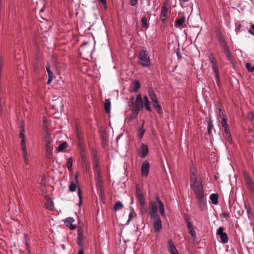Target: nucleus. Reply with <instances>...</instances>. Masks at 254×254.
I'll list each match as a JSON object with an SVG mask.
<instances>
[{
    "mask_svg": "<svg viewBox=\"0 0 254 254\" xmlns=\"http://www.w3.org/2000/svg\"><path fill=\"white\" fill-rule=\"evenodd\" d=\"M138 64L143 67H149L151 65L150 57L147 51L144 49L140 50L137 56Z\"/></svg>",
    "mask_w": 254,
    "mask_h": 254,
    "instance_id": "f257e3e1",
    "label": "nucleus"
},
{
    "mask_svg": "<svg viewBox=\"0 0 254 254\" xmlns=\"http://www.w3.org/2000/svg\"><path fill=\"white\" fill-rule=\"evenodd\" d=\"M136 193L137 200L140 205V211L142 214L144 215L147 212V209L145 206V199L144 196L138 188H136Z\"/></svg>",
    "mask_w": 254,
    "mask_h": 254,
    "instance_id": "f03ea898",
    "label": "nucleus"
},
{
    "mask_svg": "<svg viewBox=\"0 0 254 254\" xmlns=\"http://www.w3.org/2000/svg\"><path fill=\"white\" fill-rule=\"evenodd\" d=\"M202 183L198 182L196 175V171L193 165L190 167V187Z\"/></svg>",
    "mask_w": 254,
    "mask_h": 254,
    "instance_id": "7ed1b4c3",
    "label": "nucleus"
},
{
    "mask_svg": "<svg viewBox=\"0 0 254 254\" xmlns=\"http://www.w3.org/2000/svg\"><path fill=\"white\" fill-rule=\"evenodd\" d=\"M157 205L156 202L150 201L149 203V215L151 218L159 217L157 212Z\"/></svg>",
    "mask_w": 254,
    "mask_h": 254,
    "instance_id": "20e7f679",
    "label": "nucleus"
},
{
    "mask_svg": "<svg viewBox=\"0 0 254 254\" xmlns=\"http://www.w3.org/2000/svg\"><path fill=\"white\" fill-rule=\"evenodd\" d=\"M191 189L194 192L196 198L204 197V189L202 183H200L192 187Z\"/></svg>",
    "mask_w": 254,
    "mask_h": 254,
    "instance_id": "39448f33",
    "label": "nucleus"
},
{
    "mask_svg": "<svg viewBox=\"0 0 254 254\" xmlns=\"http://www.w3.org/2000/svg\"><path fill=\"white\" fill-rule=\"evenodd\" d=\"M153 221V232L154 233H159L162 229V221L160 217L152 218Z\"/></svg>",
    "mask_w": 254,
    "mask_h": 254,
    "instance_id": "423d86ee",
    "label": "nucleus"
},
{
    "mask_svg": "<svg viewBox=\"0 0 254 254\" xmlns=\"http://www.w3.org/2000/svg\"><path fill=\"white\" fill-rule=\"evenodd\" d=\"M129 106L131 108L140 110L141 108H143V104L142 101V97L140 94H138L136 97L135 102H132Z\"/></svg>",
    "mask_w": 254,
    "mask_h": 254,
    "instance_id": "0eeeda50",
    "label": "nucleus"
},
{
    "mask_svg": "<svg viewBox=\"0 0 254 254\" xmlns=\"http://www.w3.org/2000/svg\"><path fill=\"white\" fill-rule=\"evenodd\" d=\"M150 166L148 161H144L141 165V175L142 177H146L148 175Z\"/></svg>",
    "mask_w": 254,
    "mask_h": 254,
    "instance_id": "6e6552de",
    "label": "nucleus"
},
{
    "mask_svg": "<svg viewBox=\"0 0 254 254\" xmlns=\"http://www.w3.org/2000/svg\"><path fill=\"white\" fill-rule=\"evenodd\" d=\"M224 228L222 227H220L217 230L216 234L217 235L220 236L221 242L224 244H226L228 241V238L227 234L223 232Z\"/></svg>",
    "mask_w": 254,
    "mask_h": 254,
    "instance_id": "1a4fd4ad",
    "label": "nucleus"
},
{
    "mask_svg": "<svg viewBox=\"0 0 254 254\" xmlns=\"http://www.w3.org/2000/svg\"><path fill=\"white\" fill-rule=\"evenodd\" d=\"M148 153V147L146 144H141L138 150V154L140 158H144Z\"/></svg>",
    "mask_w": 254,
    "mask_h": 254,
    "instance_id": "9d476101",
    "label": "nucleus"
},
{
    "mask_svg": "<svg viewBox=\"0 0 254 254\" xmlns=\"http://www.w3.org/2000/svg\"><path fill=\"white\" fill-rule=\"evenodd\" d=\"M46 68L49 76L47 84H50L51 83V81L53 80V79L55 78V76L53 72L50 69V65L49 64H46Z\"/></svg>",
    "mask_w": 254,
    "mask_h": 254,
    "instance_id": "9b49d317",
    "label": "nucleus"
},
{
    "mask_svg": "<svg viewBox=\"0 0 254 254\" xmlns=\"http://www.w3.org/2000/svg\"><path fill=\"white\" fill-rule=\"evenodd\" d=\"M168 12L167 7L164 5L161 8V12L160 14V18L162 20V22L164 23L167 19V15Z\"/></svg>",
    "mask_w": 254,
    "mask_h": 254,
    "instance_id": "f8f14e48",
    "label": "nucleus"
},
{
    "mask_svg": "<svg viewBox=\"0 0 254 254\" xmlns=\"http://www.w3.org/2000/svg\"><path fill=\"white\" fill-rule=\"evenodd\" d=\"M156 200L158 204L159 212L161 215L163 217L165 216V212L164 209V206L162 202L161 201L158 196L156 197Z\"/></svg>",
    "mask_w": 254,
    "mask_h": 254,
    "instance_id": "ddd939ff",
    "label": "nucleus"
},
{
    "mask_svg": "<svg viewBox=\"0 0 254 254\" xmlns=\"http://www.w3.org/2000/svg\"><path fill=\"white\" fill-rule=\"evenodd\" d=\"M75 182H71L70 185L69 186V190L71 192L75 191V190L77 189V187L78 186L77 175L75 176Z\"/></svg>",
    "mask_w": 254,
    "mask_h": 254,
    "instance_id": "4468645a",
    "label": "nucleus"
},
{
    "mask_svg": "<svg viewBox=\"0 0 254 254\" xmlns=\"http://www.w3.org/2000/svg\"><path fill=\"white\" fill-rule=\"evenodd\" d=\"M168 250L170 254L177 252L178 250L173 243L172 241L169 239L168 241Z\"/></svg>",
    "mask_w": 254,
    "mask_h": 254,
    "instance_id": "2eb2a0df",
    "label": "nucleus"
},
{
    "mask_svg": "<svg viewBox=\"0 0 254 254\" xmlns=\"http://www.w3.org/2000/svg\"><path fill=\"white\" fill-rule=\"evenodd\" d=\"M198 206L201 210H204L206 206V200L204 197L196 198Z\"/></svg>",
    "mask_w": 254,
    "mask_h": 254,
    "instance_id": "dca6fc26",
    "label": "nucleus"
},
{
    "mask_svg": "<svg viewBox=\"0 0 254 254\" xmlns=\"http://www.w3.org/2000/svg\"><path fill=\"white\" fill-rule=\"evenodd\" d=\"M190 0H181L180 4L183 8L187 7V10H188V8L192 9V3Z\"/></svg>",
    "mask_w": 254,
    "mask_h": 254,
    "instance_id": "f3484780",
    "label": "nucleus"
},
{
    "mask_svg": "<svg viewBox=\"0 0 254 254\" xmlns=\"http://www.w3.org/2000/svg\"><path fill=\"white\" fill-rule=\"evenodd\" d=\"M186 19L184 15H182L177 18L175 21L174 25L176 27H180L183 25Z\"/></svg>",
    "mask_w": 254,
    "mask_h": 254,
    "instance_id": "a211bd4d",
    "label": "nucleus"
},
{
    "mask_svg": "<svg viewBox=\"0 0 254 254\" xmlns=\"http://www.w3.org/2000/svg\"><path fill=\"white\" fill-rule=\"evenodd\" d=\"M221 48L223 50V52H224L225 55L226 56V57H227V59L229 61L231 62L232 61L233 59H232V57L230 53V50H229L228 45H226L225 47H223Z\"/></svg>",
    "mask_w": 254,
    "mask_h": 254,
    "instance_id": "6ab92c4d",
    "label": "nucleus"
},
{
    "mask_svg": "<svg viewBox=\"0 0 254 254\" xmlns=\"http://www.w3.org/2000/svg\"><path fill=\"white\" fill-rule=\"evenodd\" d=\"M74 221V219L71 217H68L65 220V222L66 223L67 226H68L71 230L75 229L76 228V225L72 224V223Z\"/></svg>",
    "mask_w": 254,
    "mask_h": 254,
    "instance_id": "aec40b11",
    "label": "nucleus"
},
{
    "mask_svg": "<svg viewBox=\"0 0 254 254\" xmlns=\"http://www.w3.org/2000/svg\"><path fill=\"white\" fill-rule=\"evenodd\" d=\"M246 184L249 189L252 192H254V184L252 179L247 176L246 177Z\"/></svg>",
    "mask_w": 254,
    "mask_h": 254,
    "instance_id": "412c9836",
    "label": "nucleus"
},
{
    "mask_svg": "<svg viewBox=\"0 0 254 254\" xmlns=\"http://www.w3.org/2000/svg\"><path fill=\"white\" fill-rule=\"evenodd\" d=\"M46 154L49 156H52V154H53L52 143H51L49 141L48 142V143L46 144Z\"/></svg>",
    "mask_w": 254,
    "mask_h": 254,
    "instance_id": "4be33fe9",
    "label": "nucleus"
},
{
    "mask_svg": "<svg viewBox=\"0 0 254 254\" xmlns=\"http://www.w3.org/2000/svg\"><path fill=\"white\" fill-rule=\"evenodd\" d=\"M212 70L215 73L216 79L217 83V84L219 85L220 84V80H219V71L217 65H212Z\"/></svg>",
    "mask_w": 254,
    "mask_h": 254,
    "instance_id": "5701e85b",
    "label": "nucleus"
},
{
    "mask_svg": "<svg viewBox=\"0 0 254 254\" xmlns=\"http://www.w3.org/2000/svg\"><path fill=\"white\" fill-rule=\"evenodd\" d=\"M104 108L107 113H109L110 112L111 102L109 99L105 100L104 103Z\"/></svg>",
    "mask_w": 254,
    "mask_h": 254,
    "instance_id": "b1692460",
    "label": "nucleus"
},
{
    "mask_svg": "<svg viewBox=\"0 0 254 254\" xmlns=\"http://www.w3.org/2000/svg\"><path fill=\"white\" fill-rule=\"evenodd\" d=\"M218 40L220 43L221 48L227 45V43L225 41L224 37L221 34L218 35Z\"/></svg>",
    "mask_w": 254,
    "mask_h": 254,
    "instance_id": "393cba45",
    "label": "nucleus"
},
{
    "mask_svg": "<svg viewBox=\"0 0 254 254\" xmlns=\"http://www.w3.org/2000/svg\"><path fill=\"white\" fill-rule=\"evenodd\" d=\"M143 124L142 126L138 129L137 131V136L139 137L140 139H142L143 135L145 132V129L143 128Z\"/></svg>",
    "mask_w": 254,
    "mask_h": 254,
    "instance_id": "a878e982",
    "label": "nucleus"
},
{
    "mask_svg": "<svg viewBox=\"0 0 254 254\" xmlns=\"http://www.w3.org/2000/svg\"><path fill=\"white\" fill-rule=\"evenodd\" d=\"M23 157L24 158V162L26 165L28 164V155L26 148L22 149Z\"/></svg>",
    "mask_w": 254,
    "mask_h": 254,
    "instance_id": "bb28decb",
    "label": "nucleus"
},
{
    "mask_svg": "<svg viewBox=\"0 0 254 254\" xmlns=\"http://www.w3.org/2000/svg\"><path fill=\"white\" fill-rule=\"evenodd\" d=\"M139 110L131 108V114L129 117L130 120L137 117L138 115Z\"/></svg>",
    "mask_w": 254,
    "mask_h": 254,
    "instance_id": "cd10ccee",
    "label": "nucleus"
},
{
    "mask_svg": "<svg viewBox=\"0 0 254 254\" xmlns=\"http://www.w3.org/2000/svg\"><path fill=\"white\" fill-rule=\"evenodd\" d=\"M209 198L211 200L212 203L213 204H217L218 203V195L217 194H211Z\"/></svg>",
    "mask_w": 254,
    "mask_h": 254,
    "instance_id": "c85d7f7f",
    "label": "nucleus"
},
{
    "mask_svg": "<svg viewBox=\"0 0 254 254\" xmlns=\"http://www.w3.org/2000/svg\"><path fill=\"white\" fill-rule=\"evenodd\" d=\"M68 146V144L66 142H63L57 148L58 151H63L66 149Z\"/></svg>",
    "mask_w": 254,
    "mask_h": 254,
    "instance_id": "c756f323",
    "label": "nucleus"
},
{
    "mask_svg": "<svg viewBox=\"0 0 254 254\" xmlns=\"http://www.w3.org/2000/svg\"><path fill=\"white\" fill-rule=\"evenodd\" d=\"M123 207V205L122 203V202L120 201H118L115 203V204L114 206V210L115 211H117L119 210H120Z\"/></svg>",
    "mask_w": 254,
    "mask_h": 254,
    "instance_id": "7c9ffc66",
    "label": "nucleus"
},
{
    "mask_svg": "<svg viewBox=\"0 0 254 254\" xmlns=\"http://www.w3.org/2000/svg\"><path fill=\"white\" fill-rule=\"evenodd\" d=\"M148 92H149V95L150 98L151 100L152 101V102L157 100L156 96L153 90H149L148 91Z\"/></svg>",
    "mask_w": 254,
    "mask_h": 254,
    "instance_id": "2f4dec72",
    "label": "nucleus"
},
{
    "mask_svg": "<svg viewBox=\"0 0 254 254\" xmlns=\"http://www.w3.org/2000/svg\"><path fill=\"white\" fill-rule=\"evenodd\" d=\"M218 110H219V116L221 119H225V115L224 113V111L222 110L221 105H218Z\"/></svg>",
    "mask_w": 254,
    "mask_h": 254,
    "instance_id": "473e14b6",
    "label": "nucleus"
},
{
    "mask_svg": "<svg viewBox=\"0 0 254 254\" xmlns=\"http://www.w3.org/2000/svg\"><path fill=\"white\" fill-rule=\"evenodd\" d=\"M141 23L142 26L144 28H147L148 27V24L147 22V18L146 17L143 16L141 19Z\"/></svg>",
    "mask_w": 254,
    "mask_h": 254,
    "instance_id": "72a5a7b5",
    "label": "nucleus"
},
{
    "mask_svg": "<svg viewBox=\"0 0 254 254\" xmlns=\"http://www.w3.org/2000/svg\"><path fill=\"white\" fill-rule=\"evenodd\" d=\"M140 87V84L139 81L135 80L133 83V91L135 92H137Z\"/></svg>",
    "mask_w": 254,
    "mask_h": 254,
    "instance_id": "f704fd0d",
    "label": "nucleus"
},
{
    "mask_svg": "<svg viewBox=\"0 0 254 254\" xmlns=\"http://www.w3.org/2000/svg\"><path fill=\"white\" fill-rule=\"evenodd\" d=\"M209 58L211 62V63L212 64V66L216 65V61L214 55L212 54H210Z\"/></svg>",
    "mask_w": 254,
    "mask_h": 254,
    "instance_id": "c9c22d12",
    "label": "nucleus"
},
{
    "mask_svg": "<svg viewBox=\"0 0 254 254\" xmlns=\"http://www.w3.org/2000/svg\"><path fill=\"white\" fill-rule=\"evenodd\" d=\"M93 170L95 172V175H96L97 174L98 176L100 177V169L97 164H96L94 165Z\"/></svg>",
    "mask_w": 254,
    "mask_h": 254,
    "instance_id": "e433bc0d",
    "label": "nucleus"
},
{
    "mask_svg": "<svg viewBox=\"0 0 254 254\" xmlns=\"http://www.w3.org/2000/svg\"><path fill=\"white\" fill-rule=\"evenodd\" d=\"M246 67L249 72L254 71V66H252L249 63H247L246 64Z\"/></svg>",
    "mask_w": 254,
    "mask_h": 254,
    "instance_id": "4c0bfd02",
    "label": "nucleus"
},
{
    "mask_svg": "<svg viewBox=\"0 0 254 254\" xmlns=\"http://www.w3.org/2000/svg\"><path fill=\"white\" fill-rule=\"evenodd\" d=\"M72 166V159L69 158L67 160V167L69 171L71 170Z\"/></svg>",
    "mask_w": 254,
    "mask_h": 254,
    "instance_id": "58836bf2",
    "label": "nucleus"
},
{
    "mask_svg": "<svg viewBox=\"0 0 254 254\" xmlns=\"http://www.w3.org/2000/svg\"><path fill=\"white\" fill-rule=\"evenodd\" d=\"M77 244L80 249H83V240L81 237H79L78 238Z\"/></svg>",
    "mask_w": 254,
    "mask_h": 254,
    "instance_id": "ea45409f",
    "label": "nucleus"
},
{
    "mask_svg": "<svg viewBox=\"0 0 254 254\" xmlns=\"http://www.w3.org/2000/svg\"><path fill=\"white\" fill-rule=\"evenodd\" d=\"M212 127H213L212 122L210 120L208 123V126H207V130H208V134L211 133V129Z\"/></svg>",
    "mask_w": 254,
    "mask_h": 254,
    "instance_id": "a19ab883",
    "label": "nucleus"
},
{
    "mask_svg": "<svg viewBox=\"0 0 254 254\" xmlns=\"http://www.w3.org/2000/svg\"><path fill=\"white\" fill-rule=\"evenodd\" d=\"M144 106L145 108L146 109V110L147 111H148L149 112H151L152 111L151 108L150 107V102L149 101H148L147 102H144Z\"/></svg>",
    "mask_w": 254,
    "mask_h": 254,
    "instance_id": "79ce46f5",
    "label": "nucleus"
},
{
    "mask_svg": "<svg viewBox=\"0 0 254 254\" xmlns=\"http://www.w3.org/2000/svg\"><path fill=\"white\" fill-rule=\"evenodd\" d=\"M248 118L250 121H254V112H250L248 113Z\"/></svg>",
    "mask_w": 254,
    "mask_h": 254,
    "instance_id": "37998d69",
    "label": "nucleus"
},
{
    "mask_svg": "<svg viewBox=\"0 0 254 254\" xmlns=\"http://www.w3.org/2000/svg\"><path fill=\"white\" fill-rule=\"evenodd\" d=\"M78 197L79 198V202L78 203V205L79 206H80L82 204V202L81 192V191L79 188L78 189Z\"/></svg>",
    "mask_w": 254,
    "mask_h": 254,
    "instance_id": "c03bdc74",
    "label": "nucleus"
},
{
    "mask_svg": "<svg viewBox=\"0 0 254 254\" xmlns=\"http://www.w3.org/2000/svg\"><path fill=\"white\" fill-rule=\"evenodd\" d=\"M189 230V233L190 234V235H191V236L193 238V239H195L196 237V233L194 230V228L192 229H190V230Z\"/></svg>",
    "mask_w": 254,
    "mask_h": 254,
    "instance_id": "a18cd8bd",
    "label": "nucleus"
},
{
    "mask_svg": "<svg viewBox=\"0 0 254 254\" xmlns=\"http://www.w3.org/2000/svg\"><path fill=\"white\" fill-rule=\"evenodd\" d=\"M45 139H46V144L48 143V142L49 141L51 143H53V141L51 139L50 137V135L48 133H47L45 135Z\"/></svg>",
    "mask_w": 254,
    "mask_h": 254,
    "instance_id": "49530a36",
    "label": "nucleus"
},
{
    "mask_svg": "<svg viewBox=\"0 0 254 254\" xmlns=\"http://www.w3.org/2000/svg\"><path fill=\"white\" fill-rule=\"evenodd\" d=\"M221 124L223 127H228L226 118L221 119Z\"/></svg>",
    "mask_w": 254,
    "mask_h": 254,
    "instance_id": "de8ad7c7",
    "label": "nucleus"
},
{
    "mask_svg": "<svg viewBox=\"0 0 254 254\" xmlns=\"http://www.w3.org/2000/svg\"><path fill=\"white\" fill-rule=\"evenodd\" d=\"M24 133V128L22 127L20 129V132H19V137L21 138L22 139H25Z\"/></svg>",
    "mask_w": 254,
    "mask_h": 254,
    "instance_id": "09e8293b",
    "label": "nucleus"
},
{
    "mask_svg": "<svg viewBox=\"0 0 254 254\" xmlns=\"http://www.w3.org/2000/svg\"><path fill=\"white\" fill-rule=\"evenodd\" d=\"M226 138L227 140L228 141V142L229 143L231 144L232 142V139L231 133L229 134V135L228 134L226 135Z\"/></svg>",
    "mask_w": 254,
    "mask_h": 254,
    "instance_id": "8fccbe9b",
    "label": "nucleus"
},
{
    "mask_svg": "<svg viewBox=\"0 0 254 254\" xmlns=\"http://www.w3.org/2000/svg\"><path fill=\"white\" fill-rule=\"evenodd\" d=\"M20 144H21L22 149L26 148V142H25V139H21V142H20Z\"/></svg>",
    "mask_w": 254,
    "mask_h": 254,
    "instance_id": "3c124183",
    "label": "nucleus"
},
{
    "mask_svg": "<svg viewBox=\"0 0 254 254\" xmlns=\"http://www.w3.org/2000/svg\"><path fill=\"white\" fill-rule=\"evenodd\" d=\"M249 32L252 35H254V24H252L251 26V28L249 29Z\"/></svg>",
    "mask_w": 254,
    "mask_h": 254,
    "instance_id": "603ef678",
    "label": "nucleus"
},
{
    "mask_svg": "<svg viewBox=\"0 0 254 254\" xmlns=\"http://www.w3.org/2000/svg\"><path fill=\"white\" fill-rule=\"evenodd\" d=\"M98 1L101 3L106 8H107V5L106 0H98Z\"/></svg>",
    "mask_w": 254,
    "mask_h": 254,
    "instance_id": "864d4df0",
    "label": "nucleus"
},
{
    "mask_svg": "<svg viewBox=\"0 0 254 254\" xmlns=\"http://www.w3.org/2000/svg\"><path fill=\"white\" fill-rule=\"evenodd\" d=\"M138 2V0H130V3L131 6H135Z\"/></svg>",
    "mask_w": 254,
    "mask_h": 254,
    "instance_id": "5fc2aeb1",
    "label": "nucleus"
},
{
    "mask_svg": "<svg viewBox=\"0 0 254 254\" xmlns=\"http://www.w3.org/2000/svg\"><path fill=\"white\" fill-rule=\"evenodd\" d=\"M184 219H185V221H186L187 223L190 222V217L187 214H185V215H184Z\"/></svg>",
    "mask_w": 254,
    "mask_h": 254,
    "instance_id": "6e6d98bb",
    "label": "nucleus"
},
{
    "mask_svg": "<svg viewBox=\"0 0 254 254\" xmlns=\"http://www.w3.org/2000/svg\"><path fill=\"white\" fill-rule=\"evenodd\" d=\"M95 177H96V180L98 182V183L99 184H101L102 183V180H101V175H100V177H99V176H98L96 174V175H95Z\"/></svg>",
    "mask_w": 254,
    "mask_h": 254,
    "instance_id": "4d7b16f0",
    "label": "nucleus"
},
{
    "mask_svg": "<svg viewBox=\"0 0 254 254\" xmlns=\"http://www.w3.org/2000/svg\"><path fill=\"white\" fill-rule=\"evenodd\" d=\"M187 227L189 230L192 229L193 228V226L191 222L187 223Z\"/></svg>",
    "mask_w": 254,
    "mask_h": 254,
    "instance_id": "13d9d810",
    "label": "nucleus"
},
{
    "mask_svg": "<svg viewBox=\"0 0 254 254\" xmlns=\"http://www.w3.org/2000/svg\"><path fill=\"white\" fill-rule=\"evenodd\" d=\"M156 108L157 109V111L158 113L159 114H162V109H161V107L160 105H159V106L157 107Z\"/></svg>",
    "mask_w": 254,
    "mask_h": 254,
    "instance_id": "bf43d9fd",
    "label": "nucleus"
},
{
    "mask_svg": "<svg viewBox=\"0 0 254 254\" xmlns=\"http://www.w3.org/2000/svg\"><path fill=\"white\" fill-rule=\"evenodd\" d=\"M224 128L225 129V133L226 135H227V134L229 135V134L231 133L230 132V130H229L228 127H224Z\"/></svg>",
    "mask_w": 254,
    "mask_h": 254,
    "instance_id": "052dcab7",
    "label": "nucleus"
},
{
    "mask_svg": "<svg viewBox=\"0 0 254 254\" xmlns=\"http://www.w3.org/2000/svg\"><path fill=\"white\" fill-rule=\"evenodd\" d=\"M153 105L154 107L156 108L159 106L160 105L159 104L158 101L157 100L152 102Z\"/></svg>",
    "mask_w": 254,
    "mask_h": 254,
    "instance_id": "680f3d73",
    "label": "nucleus"
},
{
    "mask_svg": "<svg viewBox=\"0 0 254 254\" xmlns=\"http://www.w3.org/2000/svg\"><path fill=\"white\" fill-rule=\"evenodd\" d=\"M134 211L133 209H131V211H130V212L128 215V221H130L131 219V217H132V212Z\"/></svg>",
    "mask_w": 254,
    "mask_h": 254,
    "instance_id": "e2e57ef3",
    "label": "nucleus"
},
{
    "mask_svg": "<svg viewBox=\"0 0 254 254\" xmlns=\"http://www.w3.org/2000/svg\"><path fill=\"white\" fill-rule=\"evenodd\" d=\"M245 208L247 210V212L248 213H249L250 210H251V209H250V207L249 205H247V204H245Z\"/></svg>",
    "mask_w": 254,
    "mask_h": 254,
    "instance_id": "0e129e2a",
    "label": "nucleus"
},
{
    "mask_svg": "<svg viewBox=\"0 0 254 254\" xmlns=\"http://www.w3.org/2000/svg\"><path fill=\"white\" fill-rule=\"evenodd\" d=\"M143 99H144V103L147 102L149 101L148 100V98L147 97V96H144Z\"/></svg>",
    "mask_w": 254,
    "mask_h": 254,
    "instance_id": "69168bd1",
    "label": "nucleus"
},
{
    "mask_svg": "<svg viewBox=\"0 0 254 254\" xmlns=\"http://www.w3.org/2000/svg\"><path fill=\"white\" fill-rule=\"evenodd\" d=\"M78 254H84V251L83 249H80Z\"/></svg>",
    "mask_w": 254,
    "mask_h": 254,
    "instance_id": "338daca9",
    "label": "nucleus"
},
{
    "mask_svg": "<svg viewBox=\"0 0 254 254\" xmlns=\"http://www.w3.org/2000/svg\"><path fill=\"white\" fill-rule=\"evenodd\" d=\"M133 100H134V97L133 96H131L130 97L129 104H130L131 103H132V102H134Z\"/></svg>",
    "mask_w": 254,
    "mask_h": 254,
    "instance_id": "774afa93",
    "label": "nucleus"
}]
</instances>
